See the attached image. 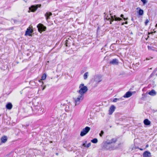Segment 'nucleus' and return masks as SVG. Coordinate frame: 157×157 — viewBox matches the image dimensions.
<instances>
[{
  "label": "nucleus",
  "mask_w": 157,
  "mask_h": 157,
  "mask_svg": "<svg viewBox=\"0 0 157 157\" xmlns=\"http://www.w3.org/2000/svg\"><path fill=\"white\" fill-rule=\"evenodd\" d=\"M149 22V20L148 19H147L145 22V25H147V24Z\"/></svg>",
  "instance_id": "a878e982"
},
{
  "label": "nucleus",
  "mask_w": 157,
  "mask_h": 157,
  "mask_svg": "<svg viewBox=\"0 0 157 157\" xmlns=\"http://www.w3.org/2000/svg\"><path fill=\"white\" fill-rule=\"evenodd\" d=\"M148 146H149L148 145V144H147V145H146V148H147V147H148Z\"/></svg>",
  "instance_id": "72a5a7b5"
},
{
  "label": "nucleus",
  "mask_w": 157,
  "mask_h": 157,
  "mask_svg": "<svg viewBox=\"0 0 157 157\" xmlns=\"http://www.w3.org/2000/svg\"><path fill=\"white\" fill-rule=\"evenodd\" d=\"M33 32V30L31 29L30 28H29L27 29V30L26 31L25 35L30 36Z\"/></svg>",
  "instance_id": "1a4fd4ad"
},
{
  "label": "nucleus",
  "mask_w": 157,
  "mask_h": 157,
  "mask_svg": "<svg viewBox=\"0 0 157 157\" xmlns=\"http://www.w3.org/2000/svg\"><path fill=\"white\" fill-rule=\"evenodd\" d=\"M33 105L34 106L37 107H40V106L39 101L37 100H35L33 102Z\"/></svg>",
  "instance_id": "f8f14e48"
},
{
  "label": "nucleus",
  "mask_w": 157,
  "mask_h": 157,
  "mask_svg": "<svg viewBox=\"0 0 157 157\" xmlns=\"http://www.w3.org/2000/svg\"><path fill=\"white\" fill-rule=\"evenodd\" d=\"M153 33V32L149 33L148 34H151V33Z\"/></svg>",
  "instance_id": "f704fd0d"
},
{
  "label": "nucleus",
  "mask_w": 157,
  "mask_h": 157,
  "mask_svg": "<svg viewBox=\"0 0 157 157\" xmlns=\"http://www.w3.org/2000/svg\"><path fill=\"white\" fill-rule=\"evenodd\" d=\"M115 108L116 107L115 106L113 105H112L110 106L109 111V115H111L113 113L115 109Z\"/></svg>",
  "instance_id": "6e6552de"
},
{
  "label": "nucleus",
  "mask_w": 157,
  "mask_h": 157,
  "mask_svg": "<svg viewBox=\"0 0 157 157\" xmlns=\"http://www.w3.org/2000/svg\"><path fill=\"white\" fill-rule=\"evenodd\" d=\"M88 72H86L84 74V75H83V77H84V79L86 80L88 76Z\"/></svg>",
  "instance_id": "4be33fe9"
},
{
  "label": "nucleus",
  "mask_w": 157,
  "mask_h": 157,
  "mask_svg": "<svg viewBox=\"0 0 157 157\" xmlns=\"http://www.w3.org/2000/svg\"><path fill=\"white\" fill-rule=\"evenodd\" d=\"M148 94L151 96H154L156 95V92L154 90H152L151 91L149 92Z\"/></svg>",
  "instance_id": "6ab92c4d"
},
{
  "label": "nucleus",
  "mask_w": 157,
  "mask_h": 157,
  "mask_svg": "<svg viewBox=\"0 0 157 157\" xmlns=\"http://www.w3.org/2000/svg\"><path fill=\"white\" fill-rule=\"evenodd\" d=\"M37 27L39 32L44 31L46 29V27L41 24H39L37 26Z\"/></svg>",
  "instance_id": "423d86ee"
},
{
  "label": "nucleus",
  "mask_w": 157,
  "mask_h": 157,
  "mask_svg": "<svg viewBox=\"0 0 157 157\" xmlns=\"http://www.w3.org/2000/svg\"><path fill=\"white\" fill-rule=\"evenodd\" d=\"M52 14V13L50 12H47L45 14V16L46 17V19L47 20L50 19L49 16H51Z\"/></svg>",
  "instance_id": "2eb2a0df"
},
{
  "label": "nucleus",
  "mask_w": 157,
  "mask_h": 157,
  "mask_svg": "<svg viewBox=\"0 0 157 157\" xmlns=\"http://www.w3.org/2000/svg\"><path fill=\"white\" fill-rule=\"evenodd\" d=\"M150 59H148V58H146V59H147V60H149Z\"/></svg>",
  "instance_id": "e433bc0d"
},
{
  "label": "nucleus",
  "mask_w": 157,
  "mask_h": 157,
  "mask_svg": "<svg viewBox=\"0 0 157 157\" xmlns=\"http://www.w3.org/2000/svg\"><path fill=\"white\" fill-rule=\"evenodd\" d=\"M41 6V4H38L36 6L33 5L29 8V10L32 12H34L36 11L38 7H40Z\"/></svg>",
  "instance_id": "39448f33"
},
{
  "label": "nucleus",
  "mask_w": 157,
  "mask_h": 157,
  "mask_svg": "<svg viewBox=\"0 0 157 157\" xmlns=\"http://www.w3.org/2000/svg\"><path fill=\"white\" fill-rule=\"evenodd\" d=\"M79 89V90L77 91V96L73 98L75 106L78 105L80 102L82 100L84 97V94L87 92L88 90L87 87L85 86L83 83L80 84Z\"/></svg>",
  "instance_id": "f257e3e1"
},
{
  "label": "nucleus",
  "mask_w": 157,
  "mask_h": 157,
  "mask_svg": "<svg viewBox=\"0 0 157 157\" xmlns=\"http://www.w3.org/2000/svg\"><path fill=\"white\" fill-rule=\"evenodd\" d=\"M139 9V10L138 12V13L140 15H143L144 13L143 10L141 9H140L139 8H137V10Z\"/></svg>",
  "instance_id": "aec40b11"
},
{
  "label": "nucleus",
  "mask_w": 157,
  "mask_h": 157,
  "mask_svg": "<svg viewBox=\"0 0 157 157\" xmlns=\"http://www.w3.org/2000/svg\"><path fill=\"white\" fill-rule=\"evenodd\" d=\"M42 84H44V82H42Z\"/></svg>",
  "instance_id": "4c0bfd02"
},
{
  "label": "nucleus",
  "mask_w": 157,
  "mask_h": 157,
  "mask_svg": "<svg viewBox=\"0 0 157 157\" xmlns=\"http://www.w3.org/2000/svg\"><path fill=\"white\" fill-rule=\"evenodd\" d=\"M86 145L85 144V143L83 144H82V146L84 147H86Z\"/></svg>",
  "instance_id": "473e14b6"
},
{
  "label": "nucleus",
  "mask_w": 157,
  "mask_h": 157,
  "mask_svg": "<svg viewBox=\"0 0 157 157\" xmlns=\"http://www.w3.org/2000/svg\"><path fill=\"white\" fill-rule=\"evenodd\" d=\"M121 99V98H115L113 99V102H116L117 101H119L120 99Z\"/></svg>",
  "instance_id": "b1692460"
},
{
  "label": "nucleus",
  "mask_w": 157,
  "mask_h": 157,
  "mask_svg": "<svg viewBox=\"0 0 157 157\" xmlns=\"http://www.w3.org/2000/svg\"><path fill=\"white\" fill-rule=\"evenodd\" d=\"M157 26V24H156V26Z\"/></svg>",
  "instance_id": "ea45409f"
},
{
  "label": "nucleus",
  "mask_w": 157,
  "mask_h": 157,
  "mask_svg": "<svg viewBox=\"0 0 157 157\" xmlns=\"http://www.w3.org/2000/svg\"><path fill=\"white\" fill-rule=\"evenodd\" d=\"M140 149L141 150H142V149H141V148Z\"/></svg>",
  "instance_id": "58836bf2"
},
{
  "label": "nucleus",
  "mask_w": 157,
  "mask_h": 157,
  "mask_svg": "<svg viewBox=\"0 0 157 157\" xmlns=\"http://www.w3.org/2000/svg\"><path fill=\"white\" fill-rule=\"evenodd\" d=\"M45 88H46V86H44L42 88V90H44L45 89Z\"/></svg>",
  "instance_id": "2f4dec72"
},
{
  "label": "nucleus",
  "mask_w": 157,
  "mask_h": 157,
  "mask_svg": "<svg viewBox=\"0 0 157 157\" xmlns=\"http://www.w3.org/2000/svg\"><path fill=\"white\" fill-rule=\"evenodd\" d=\"M40 107H40H39L40 108L39 109V110L42 112H43L44 111V109L43 108H42Z\"/></svg>",
  "instance_id": "393cba45"
},
{
  "label": "nucleus",
  "mask_w": 157,
  "mask_h": 157,
  "mask_svg": "<svg viewBox=\"0 0 157 157\" xmlns=\"http://www.w3.org/2000/svg\"><path fill=\"white\" fill-rule=\"evenodd\" d=\"M104 133V132L103 131H101V133L99 134V135L101 137L102 135H103Z\"/></svg>",
  "instance_id": "bb28decb"
},
{
  "label": "nucleus",
  "mask_w": 157,
  "mask_h": 157,
  "mask_svg": "<svg viewBox=\"0 0 157 157\" xmlns=\"http://www.w3.org/2000/svg\"><path fill=\"white\" fill-rule=\"evenodd\" d=\"M106 19L108 20H109V21L110 22V24H111V21H120L122 19L121 18L119 17H117L115 15H113L111 14H110L109 15L106 17Z\"/></svg>",
  "instance_id": "f03ea898"
},
{
  "label": "nucleus",
  "mask_w": 157,
  "mask_h": 157,
  "mask_svg": "<svg viewBox=\"0 0 157 157\" xmlns=\"http://www.w3.org/2000/svg\"><path fill=\"white\" fill-rule=\"evenodd\" d=\"M67 41H68V40H66V44H67Z\"/></svg>",
  "instance_id": "c9c22d12"
},
{
  "label": "nucleus",
  "mask_w": 157,
  "mask_h": 157,
  "mask_svg": "<svg viewBox=\"0 0 157 157\" xmlns=\"http://www.w3.org/2000/svg\"><path fill=\"white\" fill-rule=\"evenodd\" d=\"M6 108L8 109H11L12 107V105L10 103H8L6 105Z\"/></svg>",
  "instance_id": "a211bd4d"
},
{
  "label": "nucleus",
  "mask_w": 157,
  "mask_h": 157,
  "mask_svg": "<svg viewBox=\"0 0 157 157\" xmlns=\"http://www.w3.org/2000/svg\"><path fill=\"white\" fill-rule=\"evenodd\" d=\"M91 142L93 143H96L98 142V140L96 138H94L92 140Z\"/></svg>",
  "instance_id": "5701e85b"
},
{
  "label": "nucleus",
  "mask_w": 157,
  "mask_h": 157,
  "mask_svg": "<svg viewBox=\"0 0 157 157\" xmlns=\"http://www.w3.org/2000/svg\"><path fill=\"white\" fill-rule=\"evenodd\" d=\"M143 156L144 157H151V153L147 151H145L143 153Z\"/></svg>",
  "instance_id": "9d476101"
},
{
  "label": "nucleus",
  "mask_w": 157,
  "mask_h": 157,
  "mask_svg": "<svg viewBox=\"0 0 157 157\" xmlns=\"http://www.w3.org/2000/svg\"><path fill=\"white\" fill-rule=\"evenodd\" d=\"M7 137L5 136L2 137L1 139V141L3 143L6 142L7 141Z\"/></svg>",
  "instance_id": "dca6fc26"
},
{
  "label": "nucleus",
  "mask_w": 157,
  "mask_h": 157,
  "mask_svg": "<svg viewBox=\"0 0 157 157\" xmlns=\"http://www.w3.org/2000/svg\"><path fill=\"white\" fill-rule=\"evenodd\" d=\"M91 146V143H88L87 145H86V147H89Z\"/></svg>",
  "instance_id": "cd10ccee"
},
{
  "label": "nucleus",
  "mask_w": 157,
  "mask_h": 157,
  "mask_svg": "<svg viewBox=\"0 0 157 157\" xmlns=\"http://www.w3.org/2000/svg\"><path fill=\"white\" fill-rule=\"evenodd\" d=\"M112 142H105L103 144L102 148L104 150H111L113 149L112 147L110 144Z\"/></svg>",
  "instance_id": "7ed1b4c3"
},
{
  "label": "nucleus",
  "mask_w": 157,
  "mask_h": 157,
  "mask_svg": "<svg viewBox=\"0 0 157 157\" xmlns=\"http://www.w3.org/2000/svg\"><path fill=\"white\" fill-rule=\"evenodd\" d=\"M144 123L145 125H148L151 124V122L147 119H145L144 120Z\"/></svg>",
  "instance_id": "f3484780"
},
{
  "label": "nucleus",
  "mask_w": 157,
  "mask_h": 157,
  "mask_svg": "<svg viewBox=\"0 0 157 157\" xmlns=\"http://www.w3.org/2000/svg\"><path fill=\"white\" fill-rule=\"evenodd\" d=\"M148 49L149 50L157 51V48L151 46H148Z\"/></svg>",
  "instance_id": "4468645a"
},
{
  "label": "nucleus",
  "mask_w": 157,
  "mask_h": 157,
  "mask_svg": "<svg viewBox=\"0 0 157 157\" xmlns=\"http://www.w3.org/2000/svg\"><path fill=\"white\" fill-rule=\"evenodd\" d=\"M132 94L131 92H128L124 95L123 97L124 98H128L131 96Z\"/></svg>",
  "instance_id": "ddd939ff"
},
{
  "label": "nucleus",
  "mask_w": 157,
  "mask_h": 157,
  "mask_svg": "<svg viewBox=\"0 0 157 157\" xmlns=\"http://www.w3.org/2000/svg\"><path fill=\"white\" fill-rule=\"evenodd\" d=\"M94 80L97 83H99L102 80L101 77L99 75H96L94 76Z\"/></svg>",
  "instance_id": "0eeeda50"
},
{
  "label": "nucleus",
  "mask_w": 157,
  "mask_h": 157,
  "mask_svg": "<svg viewBox=\"0 0 157 157\" xmlns=\"http://www.w3.org/2000/svg\"><path fill=\"white\" fill-rule=\"evenodd\" d=\"M121 17H122L123 18H124V20H126L127 19V18H124V17H123L124 15H123V14H121Z\"/></svg>",
  "instance_id": "c756f323"
},
{
  "label": "nucleus",
  "mask_w": 157,
  "mask_h": 157,
  "mask_svg": "<svg viewBox=\"0 0 157 157\" xmlns=\"http://www.w3.org/2000/svg\"><path fill=\"white\" fill-rule=\"evenodd\" d=\"M118 63V60L117 59H113L110 62V64L113 65H117Z\"/></svg>",
  "instance_id": "9b49d317"
},
{
  "label": "nucleus",
  "mask_w": 157,
  "mask_h": 157,
  "mask_svg": "<svg viewBox=\"0 0 157 157\" xmlns=\"http://www.w3.org/2000/svg\"><path fill=\"white\" fill-rule=\"evenodd\" d=\"M141 1L144 4L146 3V0H141Z\"/></svg>",
  "instance_id": "c85d7f7f"
},
{
  "label": "nucleus",
  "mask_w": 157,
  "mask_h": 157,
  "mask_svg": "<svg viewBox=\"0 0 157 157\" xmlns=\"http://www.w3.org/2000/svg\"><path fill=\"white\" fill-rule=\"evenodd\" d=\"M128 23L127 21H126L125 23H122V25H124V24H127Z\"/></svg>",
  "instance_id": "7c9ffc66"
},
{
  "label": "nucleus",
  "mask_w": 157,
  "mask_h": 157,
  "mask_svg": "<svg viewBox=\"0 0 157 157\" xmlns=\"http://www.w3.org/2000/svg\"><path fill=\"white\" fill-rule=\"evenodd\" d=\"M46 75L45 74H44L41 77V79L39 81L40 82V80H45L46 78Z\"/></svg>",
  "instance_id": "412c9836"
},
{
  "label": "nucleus",
  "mask_w": 157,
  "mask_h": 157,
  "mask_svg": "<svg viewBox=\"0 0 157 157\" xmlns=\"http://www.w3.org/2000/svg\"><path fill=\"white\" fill-rule=\"evenodd\" d=\"M90 127L87 126L83 128L81 132L80 135L81 136H83L85 135L90 130Z\"/></svg>",
  "instance_id": "20e7f679"
}]
</instances>
